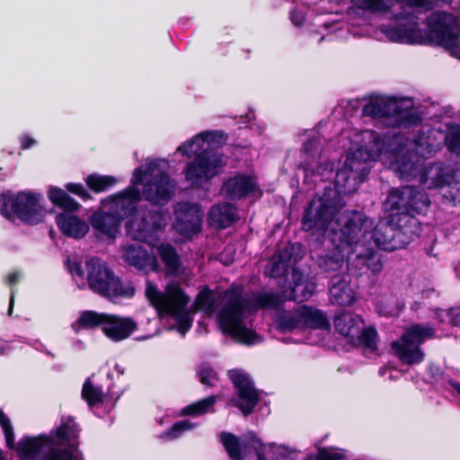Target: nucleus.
Instances as JSON below:
<instances>
[{
  "mask_svg": "<svg viewBox=\"0 0 460 460\" xmlns=\"http://www.w3.org/2000/svg\"><path fill=\"white\" fill-rule=\"evenodd\" d=\"M350 141L349 153L337 170V182L343 191H356L368 173L369 162L380 159L390 164L402 179L418 181L427 189L443 188L454 180L452 170L442 164L422 166L421 159L431 155L436 146L422 134L409 141L403 136H380L372 130H344L341 136Z\"/></svg>",
  "mask_w": 460,
  "mask_h": 460,
  "instance_id": "1",
  "label": "nucleus"
},
{
  "mask_svg": "<svg viewBox=\"0 0 460 460\" xmlns=\"http://www.w3.org/2000/svg\"><path fill=\"white\" fill-rule=\"evenodd\" d=\"M342 189L337 182L336 174L334 189L324 188V191L318 192L310 202L303 218V227L319 236L328 234L334 251L321 255L318 260L319 266L325 271L339 270L346 256L348 269L352 274L358 276L368 270L376 274L382 270L379 258L370 248L356 242V231L363 230L366 235L371 222L366 221L359 212L344 211L340 214L345 205L342 196L353 192L343 191Z\"/></svg>",
  "mask_w": 460,
  "mask_h": 460,
  "instance_id": "2",
  "label": "nucleus"
},
{
  "mask_svg": "<svg viewBox=\"0 0 460 460\" xmlns=\"http://www.w3.org/2000/svg\"><path fill=\"white\" fill-rule=\"evenodd\" d=\"M168 166L165 160L160 159L136 169L130 187L102 201L104 211L111 212L121 221L135 211L141 193L153 204L167 202L174 187L167 175Z\"/></svg>",
  "mask_w": 460,
  "mask_h": 460,
  "instance_id": "3",
  "label": "nucleus"
},
{
  "mask_svg": "<svg viewBox=\"0 0 460 460\" xmlns=\"http://www.w3.org/2000/svg\"><path fill=\"white\" fill-rule=\"evenodd\" d=\"M225 299L226 304L219 314L220 326L224 332L244 344L259 341V336L250 327V315L259 308L276 307L280 302V298L271 293L243 297L237 288L226 292Z\"/></svg>",
  "mask_w": 460,
  "mask_h": 460,
  "instance_id": "4",
  "label": "nucleus"
},
{
  "mask_svg": "<svg viewBox=\"0 0 460 460\" xmlns=\"http://www.w3.org/2000/svg\"><path fill=\"white\" fill-rule=\"evenodd\" d=\"M225 141V135L221 131H204L177 148V152L182 155L195 156L184 170L185 178L191 185L201 186L218 173L225 163L217 148Z\"/></svg>",
  "mask_w": 460,
  "mask_h": 460,
  "instance_id": "5",
  "label": "nucleus"
},
{
  "mask_svg": "<svg viewBox=\"0 0 460 460\" xmlns=\"http://www.w3.org/2000/svg\"><path fill=\"white\" fill-rule=\"evenodd\" d=\"M78 429L73 419L64 420L54 438L38 437L20 440L19 456L23 460H35L42 455V460H81L77 450Z\"/></svg>",
  "mask_w": 460,
  "mask_h": 460,
  "instance_id": "6",
  "label": "nucleus"
},
{
  "mask_svg": "<svg viewBox=\"0 0 460 460\" xmlns=\"http://www.w3.org/2000/svg\"><path fill=\"white\" fill-rule=\"evenodd\" d=\"M68 269L79 288L87 286L93 292L111 300L134 295L133 287L129 283L122 282L100 259L92 258L86 261V282L84 272L78 262L69 261Z\"/></svg>",
  "mask_w": 460,
  "mask_h": 460,
  "instance_id": "7",
  "label": "nucleus"
},
{
  "mask_svg": "<svg viewBox=\"0 0 460 460\" xmlns=\"http://www.w3.org/2000/svg\"><path fill=\"white\" fill-rule=\"evenodd\" d=\"M146 296L160 314L171 315L177 323L178 331L184 335L192 324V315L187 305L190 297L175 283H169L164 291L146 281Z\"/></svg>",
  "mask_w": 460,
  "mask_h": 460,
  "instance_id": "8",
  "label": "nucleus"
},
{
  "mask_svg": "<svg viewBox=\"0 0 460 460\" xmlns=\"http://www.w3.org/2000/svg\"><path fill=\"white\" fill-rule=\"evenodd\" d=\"M412 107L411 99L373 96L363 108V114L379 119L385 127L408 128L419 119Z\"/></svg>",
  "mask_w": 460,
  "mask_h": 460,
  "instance_id": "9",
  "label": "nucleus"
},
{
  "mask_svg": "<svg viewBox=\"0 0 460 460\" xmlns=\"http://www.w3.org/2000/svg\"><path fill=\"white\" fill-rule=\"evenodd\" d=\"M2 214L8 219L14 217L29 225H36L42 221L45 209L42 198L31 191H21L16 195L2 196Z\"/></svg>",
  "mask_w": 460,
  "mask_h": 460,
  "instance_id": "10",
  "label": "nucleus"
},
{
  "mask_svg": "<svg viewBox=\"0 0 460 460\" xmlns=\"http://www.w3.org/2000/svg\"><path fill=\"white\" fill-rule=\"evenodd\" d=\"M49 198L54 204L66 210V212L57 216L56 218V222L62 233L74 238H81L85 235L89 230L87 223L71 213L77 209L78 204L63 190L58 188H50Z\"/></svg>",
  "mask_w": 460,
  "mask_h": 460,
  "instance_id": "11",
  "label": "nucleus"
},
{
  "mask_svg": "<svg viewBox=\"0 0 460 460\" xmlns=\"http://www.w3.org/2000/svg\"><path fill=\"white\" fill-rule=\"evenodd\" d=\"M435 331L429 325L415 324L405 331L401 340L394 341L392 348L396 356L406 364H418L423 360L420 343L432 338Z\"/></svg>",
  "mask_w": 460,
  "mask_h": 460,
  "instance_id": "12",
  "label": "nucleus"
},
{
  "mask_svg": "<svg viewBox=\"0 0 460 460\" xmlns=\"http://www.w3.org/2000/svg\"><path fill=\"white\" fill-rule=\"evenodd\" d=\"M360 214L365 217L366 221L371 222V227H367L366 236L363 234V230H357L356 233L358 234V236L356 238V242L358 241V243L363 244L365 248H370L372 252L378 258H380V256L374 252L372 244L388 252L402 247L403 242L399 239L401 234L399 230H396L393 226L388 225L385 221H380L375 226L372 219L368 218L362 213ZM379 260L381 261V259Z\"/></svg>",
  "mask_w": 460,
  "mask_h": 460,
  "instance_id": "13",
  "label": "nucleus"
},
{
  "mask_svg": "<svg viewBox=\"0 0 460 460\" xmlns=\"http://www.w3.org/2000/svg\"><path fill=\"white\" fill-rule=\"evenodd\" d=\"M334 326L352 344L365 346L370 351L375 350L376 332L373 328L365 329L360 316L344 312L335 318Z\"/></svg>",
  "mask_w": 460,
  "mask_h": 460,
  "instance_id": "14",
  "label": "nucleus"
},
{
  "mask_svg": "<svg viewBox=\"0 0 460 460\" xmlns=\"http://www.w3.org/2000/svg\"><path fill=\"white\" fill-rule=\"evenodd\" d=\"M150 222H147L146 213L136 210L128 223V234L135 241L145 242L155 245V233L166 225L167 214L157 209L149 211Z\"/></svg>",
  "mask_w": 460,
  "mask_h": 460,
  "instance_id": "15",
  "label": "nucleus"
},
{
  "mask_svg": "<svg viewBox=\"0 0 460 460\" xmlns=\"http://www.w3.org/2000/svg\"><path fill=\"white\" fill-rule=\"evenodd\" d=\"M429 205L427 195L410 186L393 190L385 200L387 208L402 214H421Z\"/></svg>",
  "mask_w": 460,
  "mask_h": 460,
  "instance_id": "16",
  "label": "nucleus"
},
{
  "mask_svg": "<svg viewBox=\"0 0 460 460\" xmlns=\"http://www.w3.org/2000/svg\"><path fill=\"white\" fill-rule=\"evenodd\" d=\"M280 325L284 330L293 329H328L330 323L323 312L300 306L295 312L285 314L280 320Z\"/></svg>",
  "mask_w": 460,
  "mask_h": 460,
  "instance_id": "17",
  "label": "nucleus"
},
{
  "mask_svg": "<svg viewBox=\"0 0 460 460\" xmlns=\"http://www.w3.org/2000/svg\"><path fill=\"white\" fill-rule=\"evenodd\" d=\"M204 213L195 203H179L175 208V230L185 237H191L201 231Z\"/></svg>",
  "mask_w": 460,
  "mask_h": 460,
  "instance_id": "18",
  "label": "nucleus"
},
{
  "mask_svg": "<svg viewBox=\"0 0 460 460\" xmlns=\"http://www.w3.org/2000/svg\"><path fill=\"white\" fill-rule=\"evenodd\" d=\"M304 170L306 177L319 176L322 181L329 180L332 174V166L329 165L328 157L320 153L318 138H312L304 144Z\"/></svg>",
  "mask_w": 460,
  "mask_h": 460,
  "instance_id": "19",
  "label": "nucleus"
},
{
  "mask_svg": "<svg viewBox=\"0 0 460 460\" xmlns=\"http://www.w3.org/2000/svg\"><path fill=\"white\" fill-rule=\"evenodd\" d=\"M229 376L238 394V400H231V402L246 416L252 412L258 402V392L249 376L242 370H232L229 372Z\"/></svg>",
  "mask_w": 460,
  "mask_h": 460,
  "instance_id": "20",
  "label": "nucleus"
},
{
  "mask_svg": "<svg viewBox=\"0 0 460 460\" xmlns=\"http://www.w3.org/2000/svg\"><path fill=\"white\" fill-rule=\"evenodd\" d=\"M120 257L128 264L143 271H158L161 267L157 260L151 256L144 247L137 242L125 243L120 249Z\"/></svg>",
  "mask_w": 460,
  "mask_h": 460,
  "instance_id": "21",
  "label": "nucleus"
},
{
  "mask_svg": "<svg viewBox=\"0 0 460 460\" xmlns=\"http://www.w3.org/2000/svg\"><path fill=\"white\" fill-rule=\"evenodd\" d=\"M292 287L285 290L283 299L305 301L307 300L314 292L315 284L314 281L305 277L298 270H291Z\"/></svg>",
  "mask_w": 460,
  "mask_h": 460,
  "instance_id": "22",
  "label": "nucleus"
},
{
  "mask_svg": "<svg viewBox=\"0 0 460 460\" xmlns=\"http://www.w3.org/2000/svg\"><path fill=\"white\" fill-rule=\"evenodd\" d=\"M136 329V323L129 318L107 314L103 333L114 341L127 339Z\"/></svg>",
  "mask_w": 460,
  "mask_h": 460,
  "instance_id": "23",
  "label": "nucleus"
},
{
  "mask_svg": "<svg viewBox=\"0 0 460 460\" xmlns=\"http://www.w3.org/2000/svg\"><path fill=\"white\" fill-rule=\"evenodd\" d=\"M224 190L230 199H239L243 196L252 195L259 197L261 191L255 181L244 175H237L229 179L224 185Z\"/></svg>",
  "mask_w": 460,
  "mask_h": 460,
  "instance_id": "24",
  "label": "nucleus"
},
{
  "mask_svg": "<svg viewBox=\"0 0 460 460\" xmlns=\"http://www.w3.org/2000/svg\"><path fill=\"white\" fill-rule=\"evenodd\" d=\"M91 225L99 236L114 238L119 231L120 221L111 212L104 211L102 205L101 210L91 217Z\"/></svg>",
  "mask_w": 460,
  "mask_h": 460,
  "instance_id": "25",
  "label": "nucleus"
},
{
  "mask_svg": "<svg viewBox=\"0 0 460 460\" xmlns=\"http://www.w3.org/2000/svg\"><path fill=\"white\" fill-rule=\"evenodd\" d=\"M330 299L332 304L349 305L354 300V293L349 286V276L335 275L330 283Z\"/></svg>",
  "mask_w": 460,
  "mask_h": 460,
  "instance_id": "26",
  "label": "nucleus"
},
{
  "mask_svg": "<svg viewBox=\"0 0 460 460\" xmlns=\"http://www.w3.org/2000/svg\"><path fill=\"white\" fill-rule=\"evenodd\" d=\"M156 252L165 266L167 275L180 278L185 276L179 256L171 244L161 243L156 247Z\"/></svg>",
  "mask_w": 460,
  "mask_h": 460,
  "instance_id": "27",
  "label": "nucleus"
},
{
  "mask_svg": "<svg viewBox=\"0 0 460 460\" xmlns=\"http://www.w3.org/2000/svg\"><path fill=\"white\" fill-rule=\"evenodd\" d=\"M236 219L235 208L230 204H221L212 207L208 214L210 226L217 228H226Z\"/></svg>",
  "mask_w": 460,
  "mask_h": 460,
  "instance_id": "28",
  "label": "nucleus"
},
{
  "mask_svg": "<svg viewBox=\"0 0 460 460\" xmlns=\"http://www.w3.org/2000/svg\"><path fill=\"white\" fill-rule=\"evenodd\" d=\"M107 314H100L94 311H84L79 318L72 324V328L75 332L81 329H92L102 326L103 329Z\"/></svg>",
  "mask_w": 460,
  "mask_h": 460,
  "instance_id": "29",
  "label": "nucleus"
},
{
  "mask_svg": "<svg viewBox=\"0 0 460 460\" xmlns=\"http://www.w3.org/2000/svg\"><path fill=\"white\" fill-rule=\"evenodd\" d=\"M291 252L288 250L280 252L269 262L265 273L272 278H278L286 274L289 265Z\"/></svg>",
  "mask_w": 460,
  "mask_h": 460,
  "instance_id": "30",
  "label": "nucleus"
},
{
  "mask_svg": "<svg viewBox=\"0 0 460 460\" xmlns=\"http://www.w3.org/2000/svg\"><path fill=\"white\" fill-rule=\"evenodd\" d=\"M221 441L230 457L234 460H240L243 457V449L246 446L231 433H222Z\"/></svg>",
  "mask_w": 460,
  "mask_h": 460,
  "instance_id": "31",
  "label": "nucleus"
},
{
  "mask_svg": "<svg viewBox=\"0 0 460 460\" xmlns=\"http://www.w3.org/2000/svg\"><path fill=\"white\" fill-rule=\"evenodd\" d=\"M86 183L92 190L101 192L113 186L116 180L111 176L91 174L87 177Z\"/></svg>",
  "mask_w": 460,
  "mask_h": 460,
  "instance_id": "32",
  "label": "nucleus"
},
{
  "mask_svg": "<svg viewBox=\"0 0 460 460\" xmlns=\"http://www.w3.org/2000/svg\"><path fill=\"white\" fill-rule=\"evenodd\" d=\"M217 402L216 396H209L196 403L190 404L182 410V414L199 416L208 412Z\"/></svg>",
  "mask_w": 460,
  "mask_h": 460,
  "instance_id": "33",
  "label": "nucleus"
},
{
  "mask_svg": "<svg viewBox=\"0 0 460 460\" xmlns=\"http://www.w3.org/2000/svg\"><path fill=\"white\" fill-rule=\"evenodd\" d=\"M215 295L206 288L199 292L193 306L195 310H202L207 314H212L215 311Z\"/></svg>",
  "mask_w": 460,
  "mask_h": 460,
  "instance_id": "34",
  "label": "nucleus"
},
{
  "mask_svg": "<svg viewBox=\"0 0 460 460\" xmlns=\"http://www.w3.org/2000/svg\"><path fill=\"white\" fill-rule=\"evenodd\" d=\"M82 396L90 406H93L102 401L103 393L100 387L93 385L88 380L83 386Z\"/></svg>",
  "mask_w": 460,
  "mask_h": 460,
  "instance_id": "35",
  "label": "nucleus"
},
{
  "mask_svg": "<svg viewBox=\"0 0 460 460\" xmlns=\"http://www.w3.org/2000/svg\"><path fill=\"white\" fill-rule=\"evenodd\" d=\"M435 318L440 323H448L451 325H460V308H452L448 311L437 309Z\"/></svg>",
  "mask_w": 460,
  "mask_h": 460,
  "instance_id": "36",
  "label": "nucleus"
},
{
  "mask_svg": "<svg viewBox=\"0 0 460 460\" xmlns=\"http://www.w3.org/2000/svg\"><path fill=\"white\" fill-rule=\"evenodd\" d=\"M448 149L460 157V126L452 127L447 135Z\"/></svg>",
  "mask_w": 460,
  "mask_h": 460,
  "instance_id": "37",
  "label": "nucleus"
},
{
  "mask_svg": "<svg viewBox=\"0 0 460 460\" xmlns=\"http://www.w3.org/2000/svg\"><path fill=\"white\" fill-rule=\"evenodd\" d=\"M0 425L4 432L6 445L9 448L14 447V435L9 419L0 411Z\"/></svg>",
  "mask_w": 460,
  "mask_h": 460,
  "instance_id": "38",
  "label": "nucleus"
},
{
  "mask_svg": "<svg viewBox=\"0 0 460 460\" xmlns=\"http://www.w3.org/2000/svg\"><path fill=\"white\" fill-rule=\"evenodd\" d=\"M199 378L203 385H207L208 386L215 385L217 380L215 371L212 368L205 366L201 367L199 370Z\"/></svg>",
  "mask_w": 460,
  "mask_h": 460,
  "instance_id": "39",
  "label": "nucleus"
},
{
  "mask_svg": "<svg viewBox=\"0 0 460 460\" xmlns=\"http://www.w3.org/2000/svg\"><path fill=\"white\" fill-rule=\"evenodd\" d=\"M343 458L342 452L330 447L320 449L316 460H342Z\"/></svg>",
  "mask_w": 460,
  "mask_h": 460,
  "instance_id": "40",
  "label": "nucleus"
},
{
  "mask_svg": "<svg viewBox=\"0 0 460 460\" xmlns=\"http://www.w3.org/2000/svg\"><path fill=\"white\" fill-rule=\"evenodd\" d=\"M193 427V423H191L190 420L178 421L172 426L171 431L169 432V436L172 438H178L182 431L191 429Z\"/></svg>",
  "mask_w": 460,
  "mask_h": 460,
  "instance_id": "41",
  "label": "nucleus"
},
{
  "mask_svg": "<svg viewBox=\"0 0 460 460\" xmlns=\"http://www.w3.org/2000/svg\"><path fill=\"white\" fill-rule=\"evenodd\" d=\"M449 186L450 190L444 193L443 196L449 199L455 205L460 204V187L458 188L456 185L451 186V184Z\"/></svg>",
  "mask_w": 460,
  "mask_h": 460,
  "instance_id": "42",
  "label": "nucleus"
},
{
  "mask_svg": "<svg viewBox=\"0 0 460 460\" xmlns=\"http://www.w3.org/2000/svg\"><path fill=\"white\" fill-rule=\"evenodd\" d=\"M66 189L67 190H69L70 192L72 193H75L76 194L77 196L83 198V199H86L89 197V194L87 193V191L84 190V186L82 184H78V183H68L66 185Z\"/></svg>",
  "mask_w": 460,
  "mask_h": 460,
  "instance_id": "43",
  "label": "nucleus"
},
{
  "mask_svg": "<svg viewBox=\"0 0 460 460\" xmlns=\"http://www.w3.org/2000/svg\"><path fill=\"white\" fill-rule=\"evenodd\" d=\"M277 454H278V456L281 458L279 460H282L285 458H290V460H294L295 455H296L295 452L290 451L288 448H287L285 447H277Z\"/></svg>",
  "mask_w": 460,
  "mask_h": 460,
  "instance_id": "44",
  "label": "nucleus"
},
{
  "mask_svg": "<svg viewBox=\"0 0 460 460\" xmlns=\"http://www.w3.org/2000/svg\"><path fill=\"white\" fill-rule=\"evenodd\" d=\"M251 446L257 451L258 460H266L264 456L260 452V447H261V443L259 438L255 436H252L251 438Z\"/></svg>",
  "mask_w": 460,
  "mask_h": 460,
  "instance_id": "45",
  "label": "nucleus"
},
{
  "mask_svg": "<svg viewBox=\"0 0 460 460\" xmlns=\"http://www.w3.org/2000/svg\"><path fill=\"white\" fill-rule=\"evenodd\" d=\"M291 21L296 26H299L300 24H302V22L304 21V14H303V13L297 12V11H294L291 13Z\"/></svg>",
  "mask_w": 460,
  "mask_h": 460,
  "instance_id": "46",
  "label": "nucleus"
},
{
  "mask_svg": "<svg viewBox=\"0 0 460 460\" xmlns=\"http://www.w3.org/2000/svg\"><path fill=\"white\" fill-rule=\"evenodd\" d=\"M19 279H20V274L18 272H13L8 275L7 282L10 285H13V284H15Z\"/></svg>",
  "mask_w": 460,
  "mask_h": 460,
  "instance_id": "47",
  "label": "nucleus"
},
{
  "mask_svg": "<svg viewBox=\"0 0 460 460\" xmlns=\"http://www.w3.org/2000/svg\"><path fill=\"white\" fill-rule=\"evenodd\" d=\"M34 144V140L29 137H24L22 139V146L26 149Z\"/></svg>",
  "mask_w": 460,
  "mask_h": 460,
  "instance_id": "48",
  "label": "nucleus"
},
{
  "mask_svg": "<svg viewBox=\"0 0 460 460\" xmlns=\"http://www.w3.org/2000/svg\"><path fill=\"white\" fill-rule=\"evenodd\" d=\"M13 300H14V294H13V292H12L11 293V297H10L9 310H8L9 315H11L12 313H13Z\"/></svg>",
  "mask_w": 460,
  "mask_h": 460,
  "instance_id": "49",
  "label": "nucleus"
},
{
  "mask_svg": "<svg viewBox=\"0 0 460 460\" xmlns=\"http://www.w3.org/2000/svg\"><path fill=\"white\" fill-rule=\"evenodd\" d=\"M449 384L451 387L460 394V383L451 381Z\"/></svg>",
  "mask_w": 460,
  "mask_h": 460,
  "instance_id": "50",
  "label": "nucleus"
},
{
  "mask_svg": "<svg viewBox=\"0 0 460 460\" xmlns=\"http://www.w3.org/2000/svg\"><path fill=\"white\" fill-rule=\"evenodd\" d=\"M296 248H299V244H291V245L289 246V249H290L291 251H294V250H295V249H296Z\"/></svg>",
  "mask_w": 460,
  "mask_h": 460,
  "instance_id": "51",
  "label": "nucleus"
},
{
  "mask_svg": "<svg viewBox=\"0 0 460 460\" xmlns=\"http://www.w3.org/2000/svg\"><path fill=\"white\" fill-rule=\"evenodd\" d=\"M115 368H116V370L118 371V373H119V374H120V375H122V374H123V370H122V369H120V367H119V365H116V366H115Z\"/></svg>",
  "mask_w": 460,
  "mask_h": 460,
  "instance_id": "52",
  "label": "nucleus"
},
{
  "mask_svg": "<svg viewBox=\"0 0 460 460\" xmlns=\"http://www.w3.org/2000/svg\"><path fill=\"white\" fill-rule=\"evenodd\" d=\"M389 369L384 368L380 370L381 375H385Z\"/></svg>",
  "mask_w": 460,
  "mask_h": 460,
  "instance_id": "53",
  "label": "nucleus"
},
{
  "mask_svg": "<svg viewBox=\"0 0 460 460\" xmlns=\"http://www.w3.org/2000/svg\"><path fill=\"white\" fill-rule=\"evenodd\" d=\"M307 460H314L312 457H309Z\"/></svg>",
  "mask_w": 460,
  "mask_h": 460,
  "instance_id": "54",
  "label": "nucleus"
}]
</instances>
